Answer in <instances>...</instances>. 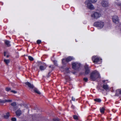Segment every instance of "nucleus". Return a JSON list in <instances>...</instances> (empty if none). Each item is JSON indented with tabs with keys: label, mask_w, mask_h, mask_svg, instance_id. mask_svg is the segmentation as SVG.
Wrapping results in <instances>:
<instances>
[{
	"label": "nucleus",
	"mask_w": 121,
	"mask_h": 121,
	"mask_svg": "<svg viewBox=\"0 0 121 121\" xmlns=\"http://www.w3.org/2000/svg\"><path fill=\"white\" fill-rule=\"evenodd\" d=\"M100 78V76L99 73L96 70L93 72L91 74L90 78L93 81L95 80L97 78Z\"/></svg>",
	"instance_id": "obj_1"
},
{
	"label": "nucleus",
	"mask_w": 121,
	"mask_h": 121,
	"mask_svg": "<svg viewBox=\"0 0 121 121\" xmlns=\"http://www.w3.org/2000/svg\"><path fill=\"white\" fill-rule=\"evenodd\" d=\"M94 25L97 27L102 28L104 26V23L101 21L97 22L94 23Z\"/></svg>",
	"instance_id": "obj_2"
},
{
	"label": "nucleus",
	"mask_w": 121,
	"mask_h": 121,
	"mask_svg": "<svg viewBox=\"0 0 121 121\" xmlns=\"http://www.w3.org/2000/svg\"><path fill=\"white\" fill-rule=\"evenodd\" d=\"M80 66V64L77 62H73L72 64V68L75 70H77L79 69Z\"/></svg>",
	"instance_id": "obj_3"
},
{
	"label": "nucleus",
	"mask_w": 121,
	"mask_h": 121,
	"mask_svg": "<svg viewBox=\"0 0 121 121\" xmlns=\"http://www.w3.org/2000/svg\"><path fill=\"white\" fill-rule=\"evenodd\" d=\"M73 58L72 57L69 56L67 58L65 59H63L62 60V62L63 64H66V62H68L71 61L73 59Z\"/></svg>",
	"instance_id": "obj_4"
},
{
	"label": "nucleus",
	"mask_w": 121,
	"mask_h": 121,
	"mask_svg": "<svg viewBox=\"0 0 121 121\" xmlns=\"http://www.w3.org/2000/svg\"><path fill=\"white\" fill-rule=\"evenodd\" d=\"M85 3L87 5V7L88 9L91 10L94 9L95 8L93 5L91 4L90 3L88 2V1H86Z\"/></svg>",
	"instance_id": "obj_5"
},
{
	"label": "nucleus",
	"mask_w": 121,
	"mask_h": 121,
	"mask_svg": "<svg viewBox=\"0 0 121 121\" xmlns=\"http://www.w3.org/2000/svg\"><path fill=\"white\" fill-rule=\"evenodd\" d=\"M113 22L115 24H117L119 23V19L118 16L115 15L113 16L112 18Z\"/></svg>",
	"instance_id": "obj_6"
},
{
	"label": "nucleus",
	"mask_w": 121,
	"mask_h": 121,
	"mask_svg": "<svg viewBox=\"0 0 121 121\" xmlns=\"http://www.w3.org/2000/svg\"><path fill=\"white\" fill-rule=\"evenodd\" d=\"M101 59L97 56H93L92 58V60L94 63H96L99 61Z\"/></svg>",
	"instance_id": "obj_7"
},
{
	"label": "nucleus",
	"mask_w": 121,
	"mask_h": 121,
	"mask_svg": "<svg viewBox=\"0 0 121 121\" xmlns=\"http://www.w3.org/2000/svg\"><path fill=\"white\" fill-rule=\"evenodd\" d=\"M101 16V15L100 14L97 12H95L91 15V17L93 18L97 19L99 17Z\"/></svg>",
	"instance_id": "obj_8"
},
{
	"label": "nucleus",
	"mask_w": 121,
	"mask_h": 121,
	"mask_svg": "<svg viewBox=\"0 0 121 121\" xmlns=\"http://www.w3.org/2000/svg\"><path fill=\"white\" fill-rule=\"evenodd\" d=\"M101 4L103 7H107L109 5L108 2L105 0H104L102 1Z\"/></svg>",
	"instance_id": "obj_9"
},
{
	"label": "nucleus",
	"mask_w": 121,
	"mask_h": 121,
	"mask_svg": "<svg viewBox=\"0 0 121 121\" xmlns=\"http://www.w3.org/2000/svg\"><path fill=\"white\" fill-rule=\"evenodd\" d=\"M85 70L84 75H86L90 73V70L88 65H86L85 66Z\"/></svg>",
	"instance_id": "obj_10"
},
{
	"label": "nucleus",
	"mask_w": 121,
	"mask_h": 121,
	"mask_svg": "<svg viewBox=\"0 0 121 121\" xmlns=\"http://www.w3.org/2000/svg\"><path fill=\"white\" fill-rule=\"evenodd\" d=\"M17 115V116H20L22 114V112L19 109L17 110L16 112Z\"/></svg>",
	"instance_id": "obj_11"
},
{
	"label": "nucleus",
	"mask_w": 121,
	"mask_h": 121,
	"mask_svg": "<svg viewBox=\"0 0 121 121\" xmlns=\"http://www.w3.org/2000/svg\"><path fill=\"white\" fill-rule=\"evenodd\" d=\"M47 66L46 65H44V66L42 65L40 66L39 69L41 71L44 70L46 68Z\"/></svg>",
	"instance_id": "obj_12"
},
{
	"label": "nucleus",
	"mask_w": 121,
	"mask_h": 121,
	"mask_svg": "<svg viewBox=\"0 0 121 121\" xmlns=\"http://www.w3.org/2000/svg\"><path fill=\"white\" fill-rule=\"evenodd\" d=\"M25 84L27 85L30 88H33L34 86L33 85L31 84L30 83L28 82H27L25 83Z\"/></svg>",
	"instance_id": "obj_13"
},
{
	"label": "nucleus",
	"mask_w": 121,
	"mask_h": 121,
	"mask_svg": "<svg viewBox=\"0 0 121 121\" xmlns=\"http://www.w3.org/2000/svg\"><path fill=\"white\" fill-rule=\"evenodd\" d=\"M103 88L106 90H107L109 89V87L108 85H104L103 86Z\"/></svg>",
	"instance_id": "obj_14"
},
{
	"label": "nucleus",
	"mask_w": 121,
	"mask_h": 121,
	"mask_svg": "<svg viewBox=\"0 0 121 121\" xmlns=\"http://www.w3.org/2000/svg\"><path fill=\"white\" fill-rule=\"evenodd\" d=\"M4 42L5 44L8 47H9L10 46V41L7 40H5Z\"/></svg>",
	"instance_id": "obj_15"
},
{
	"label": "nucleus",
	"mask_w": 121,
	"mask_h": 121,
	"mask_svg": "<svg viewBox=\"0 0 121 121\" xmlns=\"http://www.w3.org/2000/svg\"><path fill=\"white\" fill-rule=\"evenodd\" d=\"M4 61L7 65H8L10 62V60L9 59L6 60V59H4Z\"/></svg>",
	"instance_id": "obj_16"
},
{
	"label": "nucleus",
	"mask_w": 121,
	"mask_h": 121,
	"mask_svg": "<svg viewBox=\"0 0 121 121\" xmlns=\"http://www.w3.org/2000/svg\"><path fill=\"white\" fill-rule=\"evenodd\" d=\"M97 0H88L86 1H88V2L91 3H94L96 2Z\"/></svg>",
	"instance_id": "obj_17"
},
{
	"label": "nucleus",
	"mask_w": 121,
	"mask_h": 121,
	"mask_svg": "<svg viewBox=\"0 0 121 121\" xmlns=\"http://www.w3.org/2000/svg\"><path fill=\"white\" fill-rule=\"evenodd\" d=\"M34 90L35 92L39 94H40L41 93H40V92L36 88H34Z\"/></svg>",
	"instance_id": "obj_18"
},
{
	"label": "nucleus",
	"mask_w": 121,
	"mask_h": 121,
	"mask_svg": "<svg viewBox=\"0 0 121 121\" xmlns=\"http://www.w3.org/2000/svg\"><path fill=\"white\" fill-rule=\"evenodd\" d=\"M94 100L98 102H100L101 101V100L99 99H94Z\"/></svg>",
	"instance_id": "obj_19"
},
{
	"label": "nucleus",
	"mask_w": 121,
	"mask_h": 121,
	"mask_svg": "<svg viewBox=\"0 0 121 121\" xmlns=\"http://www.w3.org/2000/svg\"><path fill=\"white\" fill-rule=\"evenodd\" d=\"M9 112H8L6 114V115L4 116V117L6 118H7L9 116Z\"/></svg>",
	"instance_id": "obj_20"
},
{
	"label": "nucleus",
	"mask_w": 121,
	"mask_h": 121,
	"mask_svg": "<svg viewBox=\"0 0 121 121\" xmlns=\"http://www.w3.org/2000/svg\"><path fill=\"white\" fill-rule=\"evenodd\" d=\"M11 105L13 107H15L16 105V104L15 102H13L12 103Z\"/></svg>",
	"instance_id": "obj_21"
},
{
	"label": "nucleus",
	"mask_w": 121,
	"mask_h": 121,
	"mask_svg": "<svg viewBox=\"0 0 121 121\" xmlns=\"http://www.w3.org/2000/svg\"><path fill=\"white\" fill-rule=\"evenodd\" d=\"M104 108H102L100 109V111L102 113H104Z\"/></svg>",
	"instance_id": "obj_22"
},
{
	"label": "nucleus",
	"mask_w": 121,
	"mask_h": 121,
	"mask_svg": "<svg viewBox=\"0 0 121 121\" xmlns=\"http://www.w3.org/2000/svg\"><path fill=\"white\" fill-rule=\"evenodd\" d=\"M5 102H12V100L11 99H5Z\"/></svg>",
	"instance_id": "obj_23"
},
{
	"label": "nucleus",
	"mask_w": 121,
	"mask_h": 121,
	"mask_svg": "<svg viewBox=\"0 0 121 121\" xmlns=\"http://www.w3.org/2000/svg\"><path fill=\"white\" fill-rule=\"evenodd\" d=\"M28 58L30 61H32L34 60L33 58L30 56H28Z\"/></svg>",
	"instance_id": "obj_24"
},
{
	"label": "nucleus",
	"mask_w": 121,
	"mask_h": 121,
	"mask_svg": "<svg viewBox=\"0 0 121 121\" xmlns=\"http://www.w3.org/2000/svg\"><path fill=\"white\" fill-rule=\"evenodd\" d=\"M73 118L75 119H78V116L76 115H74L73 116Z\"/></svg>",
	"instance_id": "obj_25"
},
{
	"label": "nucleus",
	"mask_w": 121,
	"mask_h": 121,
	"mask_svg": "<svg viewBox=\"0 0 121 121\" xmlns=\"http://www.w3.org/2000/svg\"><path fill=\"white\" fill-rule=\"evenodd\" d=\"M5 103V100H1L0 99V103Z\"/></svg>",
	"instance_id": "obj_26"
},
{
	"label": "nucleus",
	"mask_w": 121,
	"mask_h": 121,
	"mask_svg": "<svg viewBox=\"0 0 121 121\" xmlns=\"http://www.w3.org/2000/svg\"><path fill=\"white\" fill-rule=\"evenodd\" d=\"M37 43L38 44H39L41 42V41L40 40H37Z\"/></svg>",
	"instance_id": "obj_27"
},
{
	"label": "nucleus",
	"mask_w": 121,
	"mask_h": 121,
	"mask_svg": "<svg viewBox=\"0 0 121 121\" xmlns=\"http://www.w3.org/2000/svg\"><path fill=\"white\" fill-rule=\"evenodd\" d=\"M11 120L13 121H16V119L15 118H12Z\"/></svg>",
	"instance_id": "obj_28"
},
{
	"label": "nucleus",
	"mask_w": 121,
	"mask_h": 121,
	"mask_svg": "<svg viewBox=\"0 0 121 121\" xmlns=\"http://www.w3.org/2000/svg\"><path fill=\"white\" fill-rule=\"evenodd\" d=\"M83 79L84 81L85 82H87L88 81V79L87 78H84Z\"/></svg>",
	"instance_id": "obj_29"
},
{
	"label": "nucleus",
	"mask_w": 121,
	"mask_h": 121,
	"mask_svg": "<svg viewBox=\"0 0 121 121\" xmlns=\"http://www.w3.org/2000/svg\"><path fill=\"white\" fill-rule=\"evenodd\" d=\"M6 91H8L10 90L11 89L10 88H6Z\"/></svg>",
	"instance_id": "obj_30"
},
{
	"label": "nucleus",
	"mask_w": 121,
	"mask_h": 121,
	"mask_svg": "<svg viewBox=\"0 0 121 121\" xmlns=\"http://www.w3.org/2000/svg\"><path fill=\"white\" fill-rule=\"evenodd\" d=\"M53 62L54 64L55 65H56L57 64V61L56 60H54V61H53Z\"/></svg>",
	"instance_id": "obj_31"
},
{
	"label": "nucleus",
	"mask_w": 121,
	"mask_h": 121,
	"mask_svg": "<svg viewBox=\"0 0 121 121\" xmlns=\"http://www.w3.org/2000/svg\"><path fill=\"white\" fill-rule=\"evenodd\" d=\"M53 120L54 121H58V118L54 119H53Z\"/></svg>",
	"instance_id": "obj_32"
},
{
	"label": "nucleus",
	"mask_w": 121,
	"mask_h": 121,
	"mask_svg": "<svg viewBox=\"0 0 121 121\" xmlns=\"http://www.w3.org/2000/svg\"><path fill=\"white\" fill-rule=\"evenodd\" d=\"M11 92L13 93H17V92L15 91H11Z\"/></svg>",
	"instance_id": "obj_33"
},
{
	"label": "nucleus",
	"mask_w": 121,
	"mask_h": 121,
	"mask_svg": "<svg viewBox=\"0 0 121 121\" xmlns=\"http://www.w3.org/2000/svg\"><path fill=\"white\" fill-rule=\"evenodd\" d=\"M72 99L73 101H74L75 100V98H74L73 97H72Z\"/></svg>",
	"instance_id": "obj_34"
},
{
	"label": "nucleus",
	"mask_w": 121,
	"mask_h": 121,
	"mask_svg": "<svg viewBox=\"0 0 121 121\" xmlns=\"http://www.w3.org/2000/svg\"><path fill=\"white\" fill-rule=\"evenodd\" d=\"M72 108H73V109H74V106L73 105H72L71 106Z\"/></svg>",
	"instance_id": "obj_35"
},
{
	"label": "nucleus",
	"mask_w": 121,
	"mask_h": 121,
	"mask_svg": "<svg viewBox=\"0 0 121 121\" xmlns=\"http://www.w3.org/2000/svg\"><path fill=\"white\" fill-rule=\"evenodd\" d=\"M119 93L121 94V90H118Z\"/></svg>",
	"instance_id": "obj_36"
},
{
	"label": "nucleus",
	"mask_w": 121,
	"mask_h": 121,
	"mask_svg": "<svg viewBox=\"0 0 121 121\" xmlns=\"http://www.w3.org/2000/svg\"><path fill=\"white\" fill-rule=\"evenodd\" d=\"M4 56H6V52H4Z\"/></svg>",
	"instance_id": "obj_37"
},
{
	"label": "nucleus",
	"mask_w": 121,
	"mask_h": 121,
	"mask_svg": "<svg viewBox=\"0 0 121 121\" xmlns=\"http://www.w3.org/2000/svg\"><path fill=\"white\" fill-rule=\"evenodd\" d=\"M9 55H7L6 56V57L7 58H8V57H9Z\"/></svg>",
	"instance_id": "obj_38"
},
{
	"label": "nucleus",
	"mask_w": 121,
	"mask_h": 121,
	"mask_svg": "<svg viewBox=\"0 0 121 121\" xmlns=\"http://www.w3.org/2000/svg\"><path fill=\"white\" fill-rule=\"evenodd\" d=\"M118 5H119V6H120V5H121V3H120V4H118Z\"/></svg>",
	"instance_id": "obj_39"
},
{
	"label": "nucleus",
	"mask_w": 121,
	"mask_h": 121,
	"mask_svg": "<svg viewBox=\"0 0 121 121\" xmlns=\"http://www.w3.org/2000/svg\"><path fill=\"white\" fill-rule=\"evenodd\" d=\"M105 80H104L103 81V82H105Z\"/></svg>",
	"instance_id": "obj_40"
},
{
	"label": "nucleus",
	"mask_w": 121,
	"mask_h": 121,
	"mask_svg": "<svg viewBox=\"0 0 121 121\" xmlns=\"http://www.w3.org/2000/svg\"><path fill=\"white\" fill-rule=\"evenodd\" d=\"M49 67H51V66H49Z\"/></svg>",
	"instance_id": "obj_41"
}]
</instances>
